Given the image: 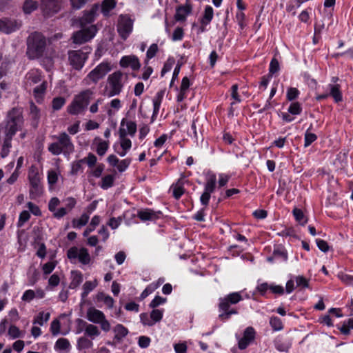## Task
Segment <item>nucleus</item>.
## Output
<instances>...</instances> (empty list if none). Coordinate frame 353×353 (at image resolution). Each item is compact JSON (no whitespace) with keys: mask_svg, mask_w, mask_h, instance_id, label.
I'll return each instance as SVG.
<instances>
[{"mask_svg":"<svg viewBox=\"0 0 353 353\" xmlns=\"http://www.w3.org/2000/svg\"><path fill=\"white\" fill-rule=\"evenodd\" d=\"M50 317V312H46L44 311L39 312V314L34 316L32 323L33 325L42 326L49 321Z\"/></svg>","mask_w":353,"mask_h":353,"instance_id":"34","label":"nucleus"},{"mask_svg":"<svg viewBox=\"0 0 353 353\" xmlns=\"http://www.w3.org/2000/svg\"><path fill=\"white\" fill-rule=\"evenodd\" d=\"M273 255L275 259H281L283 261L288 260V254L285 249L282 248H277L274 250Z\"/></svg>","mask_w":353,"mask_h":353,"instance_id":"50","label":"nucleus"},{"mask_svg":"<svg viewBox=\"0 0 353 353\" xmlns=\"http://www.w3.org/2000/svg\"><path fill=\"white\" fill-rule=\"evenodd\" d=\"M114 176L112 174H108L101 179L100 187L103 190H108L114 185Z\"/></svg>","mask_w":353,"mask_h":353,"instance_id":"43","label":"nucleus"},{"mask_svg":"<svg viewBox=\"0 0 353 353\" xmlns=\"http://www.w3.org/2000/svg\"><path fill=\"white\" fill-rule=\"evenodd\" d=\"M97 32V28L94 25L81 28L80 30L73 33L72 37L73 43L76 44H82L88 42L94 37Z\"/></svg>","mask_w":353,"mask_h":353,"instance_id":"12","label":"nucleus"},{"mask_svg":"<svg viewBox=\"0 0 353 353\" xmlns=\"http://www.w3.org/2000/svg\"><path fill=\"white\" fill-rule=\"evenodd\" d=\"M55 141L48 145V150L53 155L58 156L63 154L68 157L74 151V145L71 137L65 132L52 137Z\"/></svg>","mask_w":353,"mask_h":353,"instance_id":"3","label":"nucleus"},{"mask_svg":"<svg viewBox=\"0 0 353 353\" xmlns=\"http://www.w3.org/2000/svg\"><path fill=\"white\" fill-rule=\"evenodd\" d=\"M289 113L293 115L300 114L302 112V107L299 102L292 103L288 108Z\"/></svg>","mask_w":353,"mask_h":353,"instance_id":"52","label":"nucleus"},{"mask_svg":"<svg viewBox=\"0 0 353 353\" xmlns=\"http://www.w3.org/2000/svg\"><path fill=\"white\" fill-rule=\"evenodd\" d=\"M85 334L94 339L95 337L99 336L100 331L98 327L93 324H86L85 327Z\"/></svg>","mask_w":353,"mask_h":353,"instance_id":"41","label":"nucleus"},{"mask_svg":"<svg viewBox=\"0 0 353 353\" xmlns=\"http://www.w3.org/2000/svg\"><path fill=\"white\" fill-rule=\"evenodd\" d=\"M94 142L97 143L96 152L100 157H103L107 152L109 148V141H103L100 138H95Z\"/></svg>","mask_w":353,"mask_h":353,"instance_id":"30","label":"nucleus"},{"mask_svg":"<svg viewBox=\"0 0 353 353\" xmlns=\"http://www.w3.org/2000/svg\"><path fill=\"white\" fill-rule=\"evenodd\" d=\"M30 218V212L27 210L22 211L19 216V220L17 223L18 227H21L24 225L26 222H27Z\"/></svg>","mask_w":353,"mask_h":353,"instance_id":"57","label":"nucleus"},{"mask_svg":"<svg viewBox=\"0 0 353 353\" xmlns=\"http://www.w3.org/2000/svg\"><path fill=\"white\" fill-rule=\"evenodd\" d=\"M61 324L58 319H54L50 324V332L53 336H57L60 332Z\"/></svg>","mask_w":353,"mask_h":353,"instance_id":"59","label":"nucleus"},{"mask_svg":"<svg viewBox=\"0 0 353 353\" xmlns=\"http://www.w3.org/2000/svg\"><path fill=\"white\" fill-rule=\"evenodd\" d=\"M161 215V212L160 211H154L152 209H143L137 212V216L142 221H155L158 219Z\"/></svg>","mask_w":353,"mask_h":353,"instance_id":"23","label":"nucleus"},{"mask_svg":"<svg viewBox=\"0 0 353 353\" xmlns=\"http://www.w3.org/2000/svg\"><path fill=\"white\" fill-rule=\"evenodd\" d=\"M41 83L33 88V96L37 103H42L48 87L47 81L43 79L42 72L38 69H32L25 76L24 85L26 89H30L36 84Z\"/></svg>","mask_w":353,"mask_h":353,"instance_id":"2","label":"nucleus"},{"mask_svg":"<svg viewBox=\"0 0 353 353\" xmlns=\"http://www.w3.org/2000/svg\"><path fill=\"white\" fill-rule=\"evenodd\" d=\"M127 78L128 76L121 71H116L110 74L108 77V84L110 87L107 92L108 97H112L119 95L122 91Z\"/></svg>","mask_w":353,"mask_h":353,"instance_id":"7","label":"nucleus"},{"mask_svg":"<svg viewBox=\"0 0 353 353\" xmlns=\"http://www.w3.org/2000/svg\"><path fill=\"white\" fill-rule=\"evenodd\" d=\"M254 329L252 327H248L244 331L243 337L239 341V349H245L254 341Z\"/></svg>","mask_w":353,"mask_h":353,"instance_id":"21","label":"nucleus"},{"mask_svg":"<svg viewBox=\"0 0 353 353\" xmlns=\"http://www.w3.org/2000/svg\"><path fill=\"white\" fill-rule=\"evenodd\" d=\"M99 5L96 3L89 10L85 11L83 16L79 19L80 27H86L87 25L93 22L99 14Z\"/></svg>","mask_w":353,"mask_h":353,"instance_id":"17","label":"nucleus"},{"mask_svg":"<svg viewBox=\"0 0 353 353\" xmlns=\"http://www.w3.org/2000/svg\"><path fill=\"white\" fill-rule=\"evenodd\" d=\"M243 299L241 292H232L219 299V318L225 321L230 319L232 314H237L238 310L231 307Z\"/></svg>","mask_w":353,"mask_h":353,"instance_id":"4","label":"nucleus"},{"mask_svg":"<svg viewBox=\"0 0 353 353\" xmlns=\"http://www.w3.org/2000/svg\"><path fill=\"white\" fill-rule=\"evenodd\" d=\"M93 346V343L92 340L88 339L87 337L82 336L78 339L77 343V348L79 350H86L92 348Z\"/></svg>","mask_w":353,"mask_h":353,"instance_id":"39","label":"nucleus"},{"mask_svg":"<svg viewBox=\"0 0 353 353\" xmlns=\"http://www.w3.org/2000/svg\"><path fill=\"white\" fill-rule=\"evenodd\" d=\"M134 19L129 14H120L117 20V30L119 37L125 41L133 31Z\"/></svg>","mask_w":353,"mask_h":353,"instance_id":"8","label":"nucleus"},{"mask_svg":"<svg viewBox=\"0 0 353 353\" xmlns=\"http://www.w3.org/2000/svg\"><path fill=\"white\" fill-rule=\"evenodd\" d=\"M28 179L30 185V196L31 199L39 197L43 193L41 184V176L36 168L31 167L28 172Z\"/></svg>","mask_w":353,"mask_h":353,"instance_id":"10","label":"nucleus"},{"mask_svg":"<svg viewBox=\"0 0 353 353\" xmlns=\"http://www.w3.org/2000/svg\"><path fill=\"white\" fill-rule=\"evenodd\" d=\"M163 314V310L154 309L150 312V318L154 321V325L162 319Z\"/></svg>","mask_w":353,"mask_h":353,"instance_id":"53","label":"nucleus"},{"mask_svg":"<svg viewBox=\"0 0 353 353\" xmlns=\"http://www.w3.org/2000/svg\"><path fill=\"white\" fill-rule=\"evenodd\" d=\"M36 297V294L34 293V291L32 290H26L22 296L21 300L25 302H30Z\"/></svg>","mask_w":353,"mask_h":353,"instance_id":"62","label":"nucleus"},{"mask_svg":"<svg viewBox=\"0 0 353 353\" xmlns=\"http://www.w3.org/2000/svg\"><path fill=\"white\" fill-rule=\"evenodd\" d=\"M163 96H164V91L160 90L157 92V94H155V96L154 97V98L152 99V103H153V113H152V119L157 117L159 114Z\"/></svg>","mask_w":353,"mask_h":353,"instance_id":"25","label":"nucleus"},{"mask_svg":"<svg viewBox=\"0 0 353 353\" xmlns=\"http://www.w3.org/2000/svg\"><path fill=\"white\" fill-rule=\"evenodd\" d=\"M41 8L46 15L50 16L59 12L61 0H41Z\"/></svg>","mask_w":353,"mask_h":353,"instance_id":"19","label":"nucleus"},{"mask_svg":"<svg viewBox=\"0 0 353 353\" xmlns=\"http://www.w3.org/2000/svg\"><path fill=\"white\" fill-rule=\"evenodd\" d=\"M173 192V196L175 199H179L184 193V187L182 179H179L176 183L171 186Z\"/></svg>","mask_w":353,"mask_h":353,"instance_id":"36","label":"nucleus"},{"mask_svg":"<svg viewBox=\"0 0 353 353\" xmlns=\"http://www.w3.org/2000/svg\"><path fill=\"white\" fill-rule=\"evenodd\" d=\"M37 8V3L32 0H26L24 2L23 9L25 13L30 14Z\"/></svg>","mask_w":353,"mask_h":353,"instance_id":"47","label":"nucleus"},{"mask_svg":"<svg viewBox=\"0 0 353 353\" xmlns=\"http://www.w3.org/2000/svg\"><path fill=\"white\" fill-rule=\"evenodd\" d=\"M65 99L63 97H55L52 101V109L55 111L59 110L65 105Z\"/></svg>","mask_w":353,"mask_h":353,"instance_id":"48","label":"nucleus"},{"mask_svg":"<svg viewBox=\"0 0 353 353\" xmlns=\"http://www.w3.org/2000/svg\"><path fill=\"white\" fill-rule=\"evenodd\" d=\"M216 183V176L213 173L208 174L206 182L204 187V192L200 197L202 205H208L210 199V194L214 191Z\"/></svg>","mask_w":353,"mask_h":353,"instance_id":"15","label":"nucleus"},{"mask_svg":"<svg viewBox=\"0 0 353 353\" xmlns=\"http://www.w3.org/2000/svg\"><path fill=\"white\" fill-rule=\"evenodd\" d=\"M292 213L296 221L301 225H304L307 222V218L301 209L294 208L292 211Z\"/></svg>","mask_w":353,"mask_h":353,"instance_id":"45","label":"nucleus"},{"mask_svg":"<svg viewBox=\"0 0 353 353\" xmlns=\"http://www.w3.org/2000/svg\"><path fill=\"white\" fill-rule=\"evenodd\" d=\"M46 37L39 32L31 33L27 38V55L30 59H38L46 49Z\"/></svg>","mask_w":353,"mask_h":353,"instance_id":"5","label":"nucleus"},{"mask_svg":"<svg viewBox=\"0 0 353 353\" xmlns=\"http://www.w3.org/2000/svg\"><path fill=\"white\" fill-rule=\"evenodd\" d=\"M116 0H103L101 5V13L104 17H108L110 12L116 7Z\"/></svg>","mask_w":353,"mask_h":353,"instance_id":"31","label":"nucleus"},{"mask_svg":"<svg viewBox=\"0 0 353 353\" xmlns=\"http://www.w3.org/2000/svg\"><path fill=\"white\" fill-rule=\"evenodd\" d=\"M119 136L121 148L129 151L132 148V141L127 137L126 132L124 131L123 128H119Z\"/></svg>","mask_w":353,"mask_h":353,"instance_id":"29","label":"nucleus"},{"mask_svg":"<svg viewBox=\"0 0 353 353\" xmlns=\"http://www.w3.org/2000/svg\"><path fill=\"white\" fill-rule=\"evenodd\" d=\"M97 300L100 301H103V303L110 309L112 308L114 306V299L109 295H106L103 292L99 293L97 294Z\"/></svg>","mask_w":353,"mask_h":353,"instance_id":"44","label":"nucleus"},{"mask_svg":"<svg viewBox=\"0 0 353 353\" xmlns=\"http://www.w3.org/2000/svg\"><path fill=\"white\" fill-rule=\"evenodd\" d=\"M93 95L94 92L92 90L86 89L74 96L72 101L67 108L68 112L72 115H77L83 113L88 105Z\"/></svg>","mask_w":353,"mask_h":353,"instance_id":"6","label":"nucleus"},{"mask_svg":"<svg viewBox=\"0 0 353 353\" xmlns=\"http://www.w3.org/2000/svg\"><path fill=\"white\" fill-rule=\"evenodd\" d=\"M300 92L296 88H290L287 90L286 98L288 101H292L296 99Z\"/></svg>","mask_w":353,"mask_h":353,"instance_id":"55","label":"nucleus"},{"mask_svg":"<svg viewBox=\"0 0 353 353\" xmlns=\"http://www.w3.org/2000/svg\"><path fill=\"white\" fill-rule=\"evenodd\" d=\"M121 128H123L126 132V136L134 137L137 132V124L132 121H127L123 119L121 122Z\"/></svg>","mask_w":353,"mask_h":353,"instance_id":"26","label":"nucleus"},{"mask_svg":"<svg viewBox=\"0 0 353 353\" xmlns=\"http://www.w3.org/2000/svg\"><path fill=\"white\" fill-rule=\"evenodd\" d=\"M1 23V32L6 34H10L19 30L23 24L22 21L19 19L8 17L2 18Z\"/></svg>","mask_w":353,"mask_h":353,"instance_id":"16","label":"nucleus"},{"mask_svg":"<svg viewBox=\"0 0 353 353\" xmlns=\"http://www.w3.org/2000/svg\"><path fill=\"white\" fill-rule=\"evenodd\" d=\"M166 298L161 297L160 296H156L150 302L149 306L152 308H155L159 305L163 304L166 302Z\"/></svg>","mask_w":353,"mask_h":353,"instance_id":"63","label":"nucleus"},{"mask_svg":"<svg viewBox=\"0 0 353 353\" xmlns=\"http://www.w3.org/2000/svg\"><path fill=\"white\" fill-rule=\"evenodd\" d=\"M192 11V5L189 1H186L185 5L180 6L176 8L174 19L176 21H184L186 20L187 17L191 14Z\"/></svg>","mask_w":353,"mask_h":353,"instance_id":"22","label":"nucleus"},{"mask_svg":"<svg viewBox=\"0 0 353 353\" xmlns=\"http://www.w3.org/2000/svg\"><path fill=\"white\" fill-rule=\"evenodd\" d=\"M231 97L234 101L230 104L231 107H230V112L231 114H232L233 105L236 103H241V101L240 96L238 94V85L236 84L233 85L231 88Z\"/></svg>","mask_w":353,"mask_h":353,"instance_id":"42","label":"nucleus"},{"mask_svg":"<svg viewBox=\"0 0 353 353\" xmlns=\"http://www.w3.org/2000/svg\"><path fill=\"white\" fill-rule=\"evenodd\" d=\"M67 256L71 262L76 263L78 260L83 265H88L91 261L88 250L85 248H79L73 246L68 250Z\"/></svg>","mask_w":353,"mask_h":353,"instance_id":"13","label":"nucleus"},{"mask_svg":"<svg viewBox=\"0 0 353 353\" xmlns=\"http://www.w3.org/2000/svg\"><path fill=\"white\" fill-rule=\"evenodd\" d=\"M30 117L31 119L32 125L34 128L37 127L41 117V112L33 102H30Z\"/></svg>","mask_w":353,"mask_h":353,"instance_id":"27","label":"nucleus"},{"mask_svg":"<svg viewBox=\"0 0 353 353\" xmlns=\"http://www.w3.org/2000/svg\"><path fill=\"white\" fill-rule=\"evenodd\" d=\"M22 123V116L17 110L12 109L9 112L7 123L5 128V137L0 152V155L2 158H5L8 155L12 147L11 141L12 137L21 128Z\"/></svg>","mask_w":353,"mask_h":353,"instance_id":"1","label":"nucleus"},{"mask_svg":"<svg viewBox=\"0 0 353 353\" xmlns=\"http://www.w3.org/2000/svg\"><path fill=\"white\" fill-rule=\"evenodd\" d=\"M119 65L122 68H130L132 70H139L141 68V63L137 56L131 54L123 56L119 61Z\"/></svg>","mask_w":353,"mask_h":353,"instance_id":"18","label":"nucleus"},{"mask_svg":"<svg viewBox=\"0 0 353 353\" xmlns=\"http://www.w3.org/2000/svg\"><path fill=\"white\" fill-rule=\"evenodd\" d=\"M130 163L131 159L126 158L122 160H119L116 167L119 172H123L127 170V168L130 166Z\"/></svg>","mask_w":353,"mask_h":353,"instance_id":"51","label":"nucleus"},{"mask_svg":"<svg viewBox=\"0 0 353 353\" xmlns=\"http://www.w3.org/2000/svg\"><path fill=\"white\" fill-rule=\"evenodd\" d=\"M110 70V64L108 62H102L89 72L85 80L96 83L103 79Z\"/></svg>","mask_w":353,"mask_h":353,"instance_id":"14","label":"nucleus"},{"mask_svg":"<svg viewBox=\"0 0 353 353\" xmlns=\"http://www.w3.org/2000/svg\"><path fill=\"white\" fill-rule=\"evenodd\" d=\"M71 347L69 341L65 338L59 339L54 345V350L56 351H69Z\"/></svg>","mask_w":353,"mask_h":353,"instance_id":"38","label":"nucleus"},{"mask_svg":"<svg viewBox=\"0 0 353 353\" xmlns=\"http://www.w3.org/2000/svg\"><path fill=\"white\" fill-rule=\"evenodd\" d=\"M97 285V280L93 281H86L83 285V292L81 293L82 299L87 297L88 294L92 292Z\"/></svg>","mask_w":353,"mask_h":353,"instance_id":"40","label":"nucleus"},{"mask_svg":"<svg viewBox=\"0 0 353 353\" xmlns=\"http://www.w3.org/2000/svg\"><path fill=\"white\" fill-rule=\"evenodd\" d=\"M329 96H331L336 103L342 101L343 96L341 92V85L339 84H329Z\"/></svg>","mask_w":353,"mask_h":353,"instance_id":"28","label":"nucleus"},{"mask_svg":"<svg viewBox=\"0 0 353 353\" xmlns=\"http://www.w3.org/2000/svg\"><path fill=\"white\" fill-rule=\"evenodd\" d=\"M81 159L83 160V163H87L89 168H92L97 161V157L91 152H89L86 157Z\"/></svg>","mask_w":353,"mask_h":353,"instance_id":"58","label":"nucleus"},{"mask_svg":"<svg viewBox=\"0 0 353 353\" xmlns=\"http://www.w3.org/2000/svg\"><path fill=\"white\" fill-rule=\"evenodd\" d=\"M57 262L56 261H52L45 263L42 266V270L43 274L46 275L50 274L55 268Z\"/></svg>","mask_w":353,"mask_h":353,"instance_id":"56","label":"nucleus"},{"mask_svg":"<svg viewBox=\"0 0 353 353\" xmlns=\"http://www.w3.org/2000/svg\"><path fill=\"white\" fill-rule=\"evenodd\" d=\"M59 172L55 170H51L48 172V182L50 185H54L59 178Z\"/></svg>","mask_w":353,"mask_h":353,"instance_id":"49","label":"nucleus"},{"mask_svg":"<svg viewBox=\"0 0 353 353\" xmlns=\"http://www.w3.org/2000/svg\"><path fill=\"white\" fill-rule=\"evenodd\" d=\"M105 168V165L103 163H99L94 169L91 170L90 174L95 177V178H99Z\"/></svg>","mask_w":353,"mask_h":353,"instance_id":"64","label":"nucleus"},{"mask_svg":"<svg viewBox=\"0 0 353 353\" xmlns=\"http://www.w3.org/2000/svg\"><path fill=\"white\" fill-rule=\"evenodd\" d=\"M163 282V281H161L160 279L158 281L157 283H152L148 285L145 289L142 292V293L140 295V299L143 300L145 299L148 296H149L150 294H152L156 289H157L160 284H161Z\"/></svg>","mask_w":353,"mask_h":353,"instance_id":"37","label":"nucleus"},{"mask_svg":"<svg viewBox=\"0 0 353 353\" xmlns=\"http://www.w3.org/2000/svg\"><path fill=\"white\" fill-rule=\"evenodd\" d=\"M317 139V137L315 134L309 132L308 130L306 131L305 134V143L304 146L307 147L311 145L314 141H315Z\"/></svg>","mask_w":353,"mask_h":353,"instance_id":"60","label":"nucleus"},{"mask_svg":"<svg viewBox=\"0 0 353 353\" xmlns=\"http://www.w3.org/2000/svg\"><path fill=\"white\" fill-rule=\"evenodd\" d=\"M214 17V10L212 6H206L205 7L202 17L200 19L201 26L199 28L198 33H202L207 30V26L212 21Z\"/></svg>","mask_w":353,"mask_h":353,"instance_id":"20","label":"nucleus"},{"mask_svg":"<svg viewBox=\"0 0 353 353\" xmlns=\"http://www.w3.org/2000/svg\"><path fill=\"white\" fill-rule=\"evenodd\" d=\"M86 318L89 321L93 323L100 324L101 328L104 332H108L110 330V323L106 319L105 316L102 311L97 310L94 307H90L87 310Z\"/></svg>","mask_w":353,"mask_h":353,"instance_id":"11","label":"nucleus"},{"mask_svg":"<svg viewBox=\"0 0 353 353\" xmlns=\"http://www.w3.org/2000/svg\"><path fill=\"white\" fill-rule=\"evenodd\" d=\"M83 280V274L81 272L74 270L71 272V281L70 288L72 289L77 288Z\"/></svg>","mask_w":353,"mask_h":353,"instance_id":"32","label":"nucleus"},{"mask_svg":"<svg viewBox=\"0 0 353 353\" xmlns=\"http://www.w3.org/2000/svg\"><path fill=\"white\" fill-rule=\"evenodd\" d=\"M114 339L121 341L128 334V330L121 324H117L113 329Z\"/></svg>","mask_w":353,"mask_h":353,"instance_id":"33","label":"nucleus"},{"mask_svg":"<svg viewBox=\"0 0 353 353\" xmlns=\"http://www.w3.org/2000/svg\"><path fill=\"white\" fill-rule=\"evenodd\" d=\"M159 50V48L157 44L153 43L152 44L147 50L146 52V59L145 60V64L148 65L150 59H152L155 57L157 52Z\"/></svg>","mask_w":353,"mask_h":353,"instance_id":"46","label":"nucleus"},{"mask_svg":"<svg viewBox=\"0 0 353 353\" xmlns=\"http://www.w3.org/2000/svg\"><path fill=\"white\" fill-rule=\"evenodd\" d=\"M270 324L274 330L279 331L283 329L282 321L277 316L271 317L270 320Z\"/></svg>","mask_w":353,"mask_h":353,"instance_id":"54","label":"nucleus"},{"mask_svg":"<svg viewBox=\"0 0 353 353\" xmlns=\"http://www.w3.org/2000/svg\"><path fill=\"white\" fill-rule=\"evenodd\" d=\"M91 52V48H84L83 50H70L68 52V61L70 65L77 70H80L88 59V54Z\"/></svg>","mask_w":353,"mask_h":353,"instance_id":"9","label":"nucleus"},{"mask_svg":"<svg viewBox=\"0 0 353 353\" xmlns=\"http://www.w3.org/2000/svg\"><path fill=\"white\" fill-rule=\"evenodd\" d=\"M184 36L183 29L181 27H177L172 36V40L174 41H181Z\"/></svg>","mask_w":353,"mask_h":353,"instance_id":"61","label":"nucleus"},{"mask_svg":"<svg viewBox=\"0 0 353 353\" xmlns=\"http://www.w3.org/2000/svg\"><path fill=\"white\" fill-rule=\"evenodd\" d=\"M190 85V79L187 77H183L181 81L179 92L176 96V101L178 102L183 101L187 97Z\"/></svg>","mask_w":353,"mask_h":353,"instance_id":"24","label":"nucleus"},{"mask_svg":"<svg viewBox=\"0 0 353 353\" xmlns=\"http://www.w3.org/2000/svg\"><path fill=\"white\" fill-rule=\"evenodd\" d=\"M89 219V214L83 213L79 219H74L72 221V227L74 228L80 229L88 223Z\"/></svg>","mask_w":353,"mask_h":353,"instance_id":"35","label":"nucleus"}]
</instances>
